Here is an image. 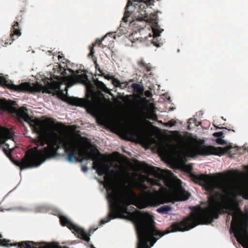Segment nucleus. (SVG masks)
I'll use <instances>...</instances> for the list:
<instances>
[{
	"instance_id": "42",
	"label": "nucleus",
	"mask_w": 248,
	"mask_h": 248,
	"mask_svg": "<svg viewBox=\"0 0 248 248\" xmlns=\"http://www.w3.org/2000/svg\"><path fill=\"white\" fill-rule=\"evenodd\" d=\"M91 248H95L93 245L91 246Z\"/></svg>"
},
{
	"instance_id": "20",
	"label": "nucleus",
	"mask_w": 248,
	"mask_h": 248,
	"mask_svg": "<svg viewBox=\"0 0 248 248\" xmlns=\"http://www.w3.org/2000/svg\"><path fill=\"white\" fill-rule=\"evenodd\" d=\"M172 208L171 207L168 205H165L161 206L160 207L157 209L156 211L160 214H167L169 211H170L171 210Z\"/></svg>"
},
{
	"instance_id": "27",
	"label": "nucleus",
	"mask_w": 248,
	"mask_h": 248,
	"mask_svg": "<svg viewBox=\"0 0 248 248\" xmlns=\"http://www.w3.org/2000/svg\"><path fill=\"white\" fill-rule=\"evenodd\" d=\"M128 85V83L126 82H121L120 85H119V87L122 89H124Z\"/></svg>"
},
{
	"instance_id": "36",
	"label": "nucleus",
	"mask_w": 248,
	"mask_h": 248,
	"mask_svg": "<svg viewBox=\"0 0 248 248\" xmlns=\"http://www.w3.org/2000/svg\"><path fill=\"white\" fill-rule=\"evenodd\" d=\"M75 161L77 162H81L83 161V158H80L77 156V158Z\"/></svg>"
},
{
	"instance_id": "4",
	"label": "nucleus",
	"mask_w": 248,
	"mask_h": 248,
	"mask_svg": "<svg viewBox=\"0 0 248 248\" xmlns=\"http://www.w3.org/2000/svg\"><path fill=\"white\" fill-rule=\"evenodd\" d=\"M83 139L87 140V138L81 136L79 138L74 136L71 138H64L58 135L56 146L58 148V150L61 147L64 149L67 154V160L70 162L75 161L78 155L84 156L86 160L100 159L102 155L97 149L87 148V150L83 151L84 145L82 140ZM93 169L96 170L99 176H103L108 172L109 167L106 163L94 161Z\"/></svg>"
},
{
	"instance_id": "2",
	"label": "nucleus",
	"mask_w": 248,
	"mask_h": 248,
	"mask_svg": "<svg viewBox=\"0 0 248 248\" xmlns=\"http://www.w3.org/2000/svg\"><path fill=\"white\" fill-rule=\"evenodd\" d=\"M8 111L15 116L19 122L28 123L32 128L34 132L38 134L34 140V147L32 151L26 154L25 156L20 160H15L12 158L11 150L5 141L13 139L14 133L10 129L0 126V149L1 145L4 144L6 147H2V150L5 155L14 163L22 170L38 167L46 159L55 156L58 151L57 140L58 134L52 131L46 136L47 127L44 122L38 118L32 119L28 114L26 108L22 107L19 108L13 106L8 108Z\"/></svg>"
},
{
	"instance_id": "15",
	"label": "nucleus",
	"mask_w": 248,
	"mask_h": 248,
	"mask_svg": "<svg viewBox=\"0 0 248 248\" xmlns=\"http://www.w3.org/2000/svg\"><path fill=\"white\" fill-rule=\"evenodd\" d=\"M11 34L9 37V40L7 39V42H5V44L6 45L8 44H11L12 42L15 40L14 38L16 36V38L18 37L21 35V33L19 29V23L17 21H15L14 25L12 26V28L11 31Z\"/></svg>"
},
{
	"instance_id": "45",
	"label": "nucleus",
	"mask_w": 248,
	"mask_h": 248,
	"mask_svg": "<svg viewBox=\"0 0 248 248\" xmlns=\"http://www.w3.org/2000/svg\"><path fill=\"white\" fill-rule=\"evenodd\" d=\"M127 216H124V218H127Z\"/></svg>"
},
{
	"instance_id": "35",
	"label": "nucleus",
	"mask_w": 248,
	"mask_h": 248,
	"mask_svg": "<svg viewBox=\"0 0 248 248\" xmlns=\"http://www.w3.org/2000/svg\"><path fill=\"white\" fill-rule=\"evenodd\" d=\"M61 74L64 76H65L67 75V73L66 72V70L64 69L61 72Z\"/></svg>"
},
{
	"instance_id": "8",
	"label": "nucleus",
	"mask_w": 248,
	"mask_h": 248,
	"mask_svg": "<svg viewBox=\"0 0 248 248\" xmlns=\"http://www.w3.org/2000/svg\"><path fill=\"white\" fill-rule=\"evenodd\" d=\"M233 147L232 145H228L225 147H215L199 144L193 148L190 149L189 151L193 155H222L225 154L231 153V150Z\"/></svg>"
},
{
	"instance_id": "31",
	"label": "nucleus",
	"mask_w": 248,
	"mask_h": 248,
	"mask_svg": "<svg viewBox=\"0 0 248 248\" xmlns=\"http://www.w3.org/2000/svg\"><path fill=\"white\" fill-rule=\"evenodd\" d=\"M142 101H143V103L144 104V105L145 106V109L146 108V106L147 105V104H148V100L146 99V98L145 97H143L142 99Z\"/></svg>"
},
{
	"instance_id": "10",
	"label": "nucleus",
	"mask_w": 248,
	"mask_h": 248,
	"mask_svg": "<svg viewBox=\"0 0 248 248\" xmlns=\"http://www.w3.org/2000/svg\"><path fill=\"white\" fill-rule=\"evenodd\" d=\"M61 224L63 226H66L70 230L73 231V232H76L78 237L81 238L87 242L90 240L89 235L81 228L73 224L68 218L64 216H62L60 218Z\"/></svg>"
},
{
	"instance_id": "16",
	"label": "nucleus",
	"mask_w": 248,
	"mask_h": 248,
	"mask_svg": "<svg viewBox=\"0 0 248 248\" xmlns=\"http://www.w3.org/2000/svg\"><path fill=\"white\" fill-rule=\"evenodd\" d=\"M67 102L73 106H82L84 105V101L81 98L69 97L67 98Z\"/></svg>"
},
{
	"instance_id": "13",
	"label": "nucleus",
	"mask_w": 248,
	"mask_h": 248,
	"mask_svg": "<svg viewBox=\"0 0 248 248\" xmlns=\"http://www.w3.org/2000/svg\"><path fill=\"white\" fill-rule=\"evenodd\" d=\"M153 20V25L152 26V31L153 32V38L152 40V43L155 46L158 47L161 44L158 42L157 38L160 36V33L163 31L158 25V19L157 16L152 19Z\"/></svg>"
},
{
	"instance_id": "19",
	"label": "nucleus",
	"mask_w": 248,
	"mask_h": 248,
	"mask_svg": "<svg viewBox=\"0 0 248 248\" xmlns=\"http://www.w3.org/2000/svg\"><path fill=\"white\" fill-rule=\"evenodd\" d=\"M94 82L98 89L106 93H109V90L107 88L106 85L103 82L98 80L97 79H94Z\"/></svg>"
},
{
	"instance_id": "7",
	"label": "nucleus",
	"mask_w": 248,
	"mask_h": 248,
	"mask_svg": "<svg viewBox=\"0 0 248 248\" xmlns=\"http://www.w3.org/2000/svg\"><path fill=\"white\" fill-rule=\"evenodd\" d=\"M148 171L150 175L157 179L156 180L149 177H146V179L147 182L151 185L152 187L155 186H160L158 190H155V194L158 195L159 192H162L167 190V188L162 185L161 182H162L166 187L170 188L171 186V183L170 180L167 178L162 170L152 166L149 168Z\"/></svg>"
},
{
	"instance_id": "43",
	"label": "nucleus",
	"mask_w": 248,
	"mask_h": 248,
	"mask_svg": "<svg viewBox=\"0 0 248 248\" xmlns=\"http://www.w3.org/2000/svg\"><path fill=\"white\" fill-rule=\"evenodd\" d=\"M230 219V217H229L228 218V221H229V220Z\"/></svg>"
},
{
	"instance_id": "6",
	"label": "nucleus",
	"mask_w": 248,
	"mask_h": 248,
	"mask_svg": "<svg viewBox=\"0 0 248 248\" xmlns=\"http://www.w3.org/2000/svg\"><path fill=\"white\" fill-rule=\"evenodd\" d=\"M152 0H128L123 20L128 21V18L133 14L138 20H145L147 16L145 9L152 4Z\"/></svg>"
},
{
	"instance_id": "23",
	"label": "nucleus",
	"mask_w": 248,
	"mask_h": 248,
	"mask_svg": "<svg viewBox=\"0 0 248 248\" xmlns=\"http://www.w3.org/2000/svg\"><path fill=\"white\" fill-rule=\"evenodd\" d=\"M121 81L117 78H113L112 80V83L113 85L116 87H119V85H120Z\"/></svg>"
},
{
	"instance_id": "5",
	"label": "nucleus",
	"mask_w": 248,
	"mask_h": 248,
	"mask_svg": "<svg viewBox=\"0 0 248 248\" xmlns=\"http://www.w3.org/2000/svg\"><path fill=\"white\" fill-rule=\"evenodd\" d=\"M231 221L230 233H233L237 241L243 247L248 245V212L243 214L237 204Z\"/></svg>"
},
{
	"instance_id": "3",
	"label": "nucleus",
	"mask_w": 248,
	"mask_h": 248,
	"mask_svg": "<svg viewBox=\"0 0 248 248\" xmlns=\"http://www.w3.org/2000/svg\"><path fill=\"white\" fill-rule=\"evenodd\" d=\"M106 186L108 187L111 191L108 193L109 212L107 217L100 221V223L102 224L119 217L122 214H128V207L131 204L136 206L139 209L158 205L159 203L157 202L156 199L151 195L148 196L145 200H139L136 193L131 188L125 186L118 190L114 189L110 182H108Z\"/></svg>"
},
{
	"instance_id": "39",
	"label": "nucleus",
	"mask_w": 248,
	"mask_h": 248,
	"mask_svg": "<svg viewBox=\"0 0 248 248\" xmlns=\"http://www.w3.org/2000/svg\"><path fill=\"white\" fill-rule=\"evenodd\" d=\"M153 120H155L156 119V116L155 115L153 118H151Z\"/></svg>"
},
{
	"instance_id": "30",
	"label": "nucleus",
	"mask_w": 248,
	"mask_h": 248,
	"mask_svg": "<svg viewBox=\"0 0 248 248\" xmlns=\"http://www.w3.org/2000/svg\"><path fill=\"white\" fill-rule=\"evenodd\" d=\"M242 197L244 199L248 200V192L245 191L243 193Z\"/></svg>"
},
{
	"instance_id": "32",
	"label": "nucleus",
	"mask_w": 248,
	"mask_h": 248,
	"mask_svg": "<svg viewBox=\"0 0 248 248\" xmlns=\"http://www.w3.org/2000/svg\"><path fill=\"white\" fill-rule=\"evenodd\" d=\"M81 170L83 172H85L88 170V167L86 166L82 165Z\"/></svg>"
},
{
	"instance_id": "44",
	"label": "nucleus",
	"mask_w": 248,
	"mask_h": 248,
	"mask_svg": "<svg viewBox=\"0 0 248 248\" xmlns=\"http://www.w3.org/2000/svg\"><path fill=\"white\" fill-rule=\"evenodd\" d=\"M247 247H248V246H246L245 247H244V248H247Z\"/></svg>"
},
{
	"instance_id": "37",
	"label": "nucleus",
	"mask_w": 248,
	"mask_h": 248,
	"mask_svg": "<svg viewBox=\"0 0 248 248\" xmlns=\"http://www.w3.org/2000/svg\"><path fill=\"white\" fill-rule=\"evenodd\" d=\"M16 18V19H17V21H21V20L22 19V16H18V17H17Z\"/></svg>"
},
{
	"instance_id": "24",
	"label": "nucleus",
	"mask_w": 248,
	"mask_h": 248,
	"mask_svg": "<svg viewBox=\"0 0 248 248\" xmlns=\"http://www.w3.org/2000/svg\"><path fill=\"white\" fill-rule=\"evenodd\" d=\"M92 58H93V61H94V62L95 67L96 70H98L100 73H102V75H104V73H102V70L100 69L99 65L97 63V61H96V58H93V57H92Z\"/></svg>"
},
{
	"instance_id": "26",
	"label": "nucleus",
	"mask_w": 248,
	"mask_h": 248,
	"mask_svg": "<svg viewBox=\"0 0 248 248\" xmlns=\"http://www.w3.org/2000/svg\"><path fill=\"white\" fill-rule=\"evenodd\" d=\"M223 135V133L222 131L215 132L213 134V136L215 137H217L219 138L221 137Z\"/></svg>"
},
{
	"instance_id": "12",
	"label": "nucleus",
	"mask_w": 248,
	"mask_h": 248,
	"mask_svg": "<svg viewBox=\"0 0 248 248\" xmlns=\"http://www.w3.org/2000/svg\"><path fill=\"white\" fill-rule=\"evenodd\" d=\"M151 186H146L144 182H141L138 184V188L143 193H144V197L142 199H139V200H145V199L149 195H151L154 198L156 199L157 202L159 203H158V205L160 204H162V199L158 196L157 194H155V190L154 189V186L151 187Z\"/></svg>"
},
{
	"instance_id": "41",
	"label": "nucleus",
	"mask_w": 248,
	"mask_h": 248,
	"mask_svg": "<svg viewBox=\"0 0 248 248\" xmlns=\"http://www.w3.org/2000/svg\"><path fill=\"white\" fill-rule=\"evenodd\" d=\"M114 172H115L114 170H111V173H114Z\"/></svg>"
},
{
	"instance_id": "14",
	"label": "nucleus",
	"mask_w": 248,
	"mask_h": 248,
	"mask_svg": "<svg viewBox=\"0 0 248 248\" xmlns=\"http://www.w3.org/2000/svg\"><path fill=\"white\" fill-rule=\"evenodd\" d=\"M122 133L125 139L132 141L138 137L139 130L138 128L134 126L127 127L122 130Z\"/></svg>"
},
{
	"instance_id": "9",
	"label": "nucleus",
	"mask_w": 248,
	"mask_h": 248,
	"mask_svg": "<svg viewBox=\"0 0 248 248\" xmlns=\"http://www.w3.org/2000/svg\"><path fill=\"white\" fill-rule=\"evenodd\" d=\"M0 85L16 92L38 93L41 92L43 88L41 84H31L29 82H25L16 85L13 84L11 81L7 80L5 78L1 76H0Z\"/></svg>"
},
{
	"instance_id": "1",
	"label": "nucleus",
	"mask_w": 248,
	"mask_h": 248,
	"mask_svg": "<svg viewBox=\"0 0 248 248\" xmlns=\"http://www.w3.org/2000/svg\"><path fill=\"white\" fill-rule=\"evenodd\" d=\"M190 177L195 183L202 186L208 192V205L205 208L193 207L190 214L179 222L174 223L165 232L158 230L154 217L148 212L137 211L130 213L129 217L135 226L138 243L137 248H150L160 237L170 232L188 231L198 225L211 223L219 215L228 209L230 190L222 180L208 174L191 173Z\"/></svg>"
},
{
	"instance_id": "40",
	"label": "nucleus",
	"mask_w": 248,
	"mask_h": 248,
	"mask_svg": "<svg viewBox=\"0 0 248 248\" xmlns=\"http://www.w3.org/2000/svg\"><path fill=\"white\" fill-rule=\"evenodd\" d=\"M139 39H140V41L141 42V41H142L143 38H142V37L139 38L137 39V40H139Z\"/></svg>"
},
{
	"instance_id": "33",
	"label": "nucleus",
	"mask_w": 248,
	"mask_h": 248,
	"mask_svg": "<svg viewBox=\"0 0 248 248\" xmlns=\"http://www.w3.org/2000/svg\"><path fill=\"white\" fill-rule=\"evenodd\" d=\"M104 77L107 79H111L112 80L113 79V78H114L112 76H108V75H107V76H104Z\"/></svg>"
},
{
	"instance_id": "25",
	"label": "nucleus",
	"mask_w": 248,
	"mask_h": 248,
	"mask_svg": "<svg viewBox=\"0 0 248 248\" xmlns=\"http://www.w3.org/2000/svg\"><path fill=\"white\" fill-rule=\"evenodd\" d=\"M216 141L217 144L219 145H224L226 144L225 141L221 138L217 139Z\"/></svg>"
},
{
	"instance_id": "29",
	"label": "nucleus",
	"mask_w": 248,
	"mask_h": 248,
	"mask_svg": "<svg viewBox=\"0 0 248 248\" xmlns=\"http://www.w3.org/2000/svg\"><path fill=\"white\" fill-rule=\"evenodd\" d=\"M144 95L147 97H151L152 96V93L151 91L149 90H147L144 92Z\"/></svg>"
},
{
	"instance_id": "34",
	"label": "nucleus",
	"mask_w": 248,
	"mask_h": 248,
	"mask_svg": "<svg viewBox=\"0 0 248 248\" xmlns=\"http://www.w3.org/2000/svg\"><path fill=\"white\" fill-rule=\"evenodd\" d=\"M53 77L55 79H56V80H60L62 78V77H60V76H55V75H53Z\"/></svg>"
},
{
	"instance_id": "11",
	"label": "nucleus",
	"mask_w": 248,
	"mask_h": 248,
	"mask_svg": "<svg viewBox=\"0 0 248 248\" xmlns=\"http://www.w3.org/2000/svg\"><path fill=\"white\" fill-rule=\"evenodd\" d=\"M68 70L72 74V76H68L67 78L74 83H79L86 85L87 88H92L93 85L88 78L85 73L79 74V70H77L76 72L71 69H68Z\"/></svg>"
},
{
	"instance_id": "28",
	"label": "nucleus",
	"mask_w": 248,
	"mask_h": 248,
	"mask_svg": "<svg viewBox=\"0 0 248 248\" xmlns=\"http://www.w3.org/2000/svg\"><path fill=\"white\" fill-rule=\"evenodd\" d=\"M175 124H176L175 121H173V120H170V121H168V122L166 123V125H169V126H172L175 125Z\"/></svg>"
},
{
	"instance_id": "21",
	"label": "nucleus",
	"mask_w": 248,
	"mask_h": 248,
	"mask_svg": "<svg viewBox=\"0 0 248 248\" xmlns=\"http://www.w3.org/2000/svg\"><path fill=\"white\" fill-rule=\"evenodd\" d=\"M131 86L134 90V92L137 93H141L143 91V87L138 83H134Z\"/></svg>"
},
{
	"instance_id": "17",
	"label": "nucleus",
	"mask_w": 248,
	"mask_h": 248,
	"mask_svg": "<svg viewBox=\"0 0 248 248\" xmlns=\"http://www.w3.org/2000/svg\"><path fill=\"white\" fill-rule=\"evenodd\" d=\"M105 37H106V36H105L104 37H103L101 40L99 39H96L95 42L94 43H93L92 46H90L89 49L90 50V52L88 54L89 57H90V56H92V57H94L93 54L94 53V46H95L96 45H97L98 46H100L101 45H102V42L103 40L104 39V38H105Z\"/></svg>"
},
{
	"instance_id": "38",
	"label": "nucleus",
	"mask_w": 248,
	"mask_h": 248,
	"mask_svg": "<svg viewBox=\"0 0 248 248\" xmlns=\"http://www.w3.org/2000/svg\"><path fill=\"white\" fill-rule=\"evenodd\" d=\"M152 37V35H151V34L149 33L148 36L144 37V39L146 40V39H148V37L151 38Z\"/></svg>"
},
{
	"instance_id": "18",
	"label": "nucleus",
	"mask_w": 248,
	"mask_h": 248,
	"mask_svg": "<svg viewBox=\"0 0 248 248\" xmlns=\"http://www.w3.org/2000/svg\"><path fill=\"white\" fill-rule=\"evenodd\" d=\"M138 65L142 69L149 72L152 70V65L150 63H146L143 59H141L137 62Z\"/></svg>"
},
{
	"instance_id": "22",
	"label": "nucleus",
	"mask_w": 248,
	"mask_h": 248,
	"mask_svg": "<svg viewBox=\"0 0 248 248\" xmlns=\"http://www.w3.org/2000/svg\"><path fill=\"white\" fill-rule=\"evenodd\" d=\"M177 195L178 197V200L179 201L186 200L188 198V197L183 193H179Z\"/></svg>"
}]
</instances>
